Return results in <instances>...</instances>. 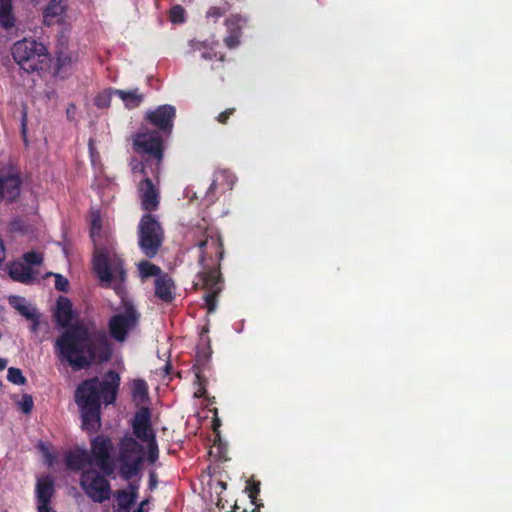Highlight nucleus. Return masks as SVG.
Instances as JSON below:
<instances>
[{"instance_id":"obj_42","label":"nucleus","mask_w":512,"mask_h":512,"mask_svg":"<svg viewBox=\"0 0 512 512\" xmlns=\"http://www.w3.org/2000/svg\"><path fill=\"white\" fill-rule=\"evenodd\" d=\"M95 105L98 108H105L110 105V97L106 94H98L95 98Z\"/></svg>"},{"instance_id":"obj_19","label":"nucleus","mask_w":512,"mask_h":512,"mask_svg":"<svg viewBox=\"0 0 512 512\" xmlns=\"http://www.w3.org/2000/svg\"><path fill=\"white\" fill-rule=\"evenodd\" d=\"M154 284L156 297L166 303L173 301L175 297V284L167 273H163L160 277L156 278Z\"/></svg>"},{"instance_id":"obj_38","label":"nucleus","mask_w":512,"mask_h":512,"mask_svg":"<svg viewBox=\"0 0 512 512\" xmlns=\"http://www.w3.org/2000/svg\"><path fill=\"white\" fill-rule=\"evenodd\" d=\"M23 413L29 414L33 409V399L30 395H23L22 400L19 403Z\"/></svg>"},{"instance_id":"obj_33","label":"nucleus","mask_w":512,"mask_h":512,"mask_svg":"<svg viewBox=\"0 0 512 512\" xmlns=\"http://www.w3.org/2000/svg\"><path fill=\"white\" fill-rule=\"evenodd\" d=\"M147 443V453L146 460L149 464H155V462L159 458V447L156 438L146 441Z\"/></svg>"},{"instance_id":"obj_5","label":"nucleus","mask_w":512,"mask_h":512,"mask_svg":"<svg viewBox=\"0 0 512 512\" xmlns=\"http://www.w3.org/2000/svg\"><path fill=\"white\" fill-rule=\"evenodd\" d=\"M119 475L123 480H131L142 470L144 447L135 438L125 436L119 443Z\"/></svg>"},{"instance_id":"obj_45","label":"nucleus","mask_w":512,"mask_h":512,"mask_svg":"<svg viewBox=\"0 0 512 512\" xmlns=\"http://www.w3.org/2000/svg\"><path fill=\"white\" fill-rule=\"evenodd\" d=\"M101 230V223L99 218H94L91 223V237L94 239L96 234Z\"/></svg>"},{"instance_id":"obj_3","label":"nucleus","mask_w":512,"mask_h":512,"mask_svg":"<svg viewBox=\"0 0 512 512\" xmlns=\"http://www.w3.org/2000/svg\"><path fill=\"white\" fill-rule=\"evenodd\" d=\"M120 375L109 370L104 380L100 381L98 377H92L82 381L76 389L75 401L78 406H101V400L105 405L115 403L119 386Z\"/></svg>"},{"instance_id":"obj_29","label":"nucleus","mask_w":512,"mask_h":512,"mask_svg":"<svg viewBox=\"0 0 512 512\" xmlns=\"http://www.w3.org/2000/svg\"><path fill=\"white\" fill-rule=\"evenodd\" d=\"M138 270L142 278H148L152 276L158 278L163 274L159 266L147 260H143L138 263Z\"/></svg>"},{"instance_id":"obj_53","label":"nucleus","mask_w":512,"mask_h":512,"mask_svg":"<svg viewBox=\"0 0 512 512\" xmlns=\"http://www.w3.org/2000/svg\"><path fill=\"white\" fill-rule=\"evenodd\" d=\"M148 503H149V500H148V499L142 500V501L139 503L138 507H141V508H143V510H145V506H146V505H148Z\"/></svg>"},{"instance_id":"obj_4","label":"nucleus","mask_w":512,"mask_h":512,"mask_svg":"<svg viewBox=\"0 0 512 512\" xmlns=\"http://www.w3.org/2000/svg\"><path fill=\"white\" fill-rule=\"evenodd\" d=\"M11 54L19 67L27 73H32L42 69L49 57V52L44 43L32 38H23L16 41Z\"/></svg>"},{"instance_id":"obj_51","label":"nucleus","mask_w":512,"mask_h":512,"mask_svg":"<svg viewBox=\"0 0 512 512\" xmlns=\"http://www.w3.org/2000/svg\"><path fill=\"white\" fill-rule=\"evenodd\" d=\"M172 370V365L171 363H166L165 366H164V372H165V375H169L170 372Z\"/></svg>"},{"instance_id":"obj_23","label":"nucleus","mask_w":512,"mask_h":512,"mask_svg":"<svg viewBox=\"0 0 512 512\" xmlns=\"http://www.w3.org/2000/svg\"><path fill=\"white\" fill-rule=\"evenodd\" d=\"M190 46L193 52H199L200 57L204 60H218L223 62L225 59V55L221 52L215 51L212 47L208 46L205 42H200L196 40L190 41Z\"/></svg>"},{"instance_id":"obj_12","label":"nucleus","mask_w":512,"mask_h":512,"mask_svg":"<svg viewBox=\"0 0 512 512\" xmlns=\"http://www.w3.org/2000/svg\"><path fill=\"white\" fill-rule=\"evenodd\" d=\"M175 118L176 108L170 104L157 106L153 110H148L145 115V120L166 137H169L173 131Z\"/></svg>"},{"instance_id":"obj_15","label":"nucleus","mask_w":512,"mask_h":512,"mask_svg":"<svg viewBox=\"0 0 512 512\" xmlns=\"http://www.w3.org/2000/svg\"><path fill=\"white\" fill-rule=\"evenodd\" d=\"M54 492V481L49 475L41 477L37 480L35 493L38 512H47L53 510L50 506V503Z\"/></svg>"},{"instance_id":"obj_16","label":"nucleus","mask_w":512,"mask_h":512,"mask_svg":"<svg viewBox=\"0 0 512 512\" xmlns=\"http://www.w3.org/2000/svg\"><path fill=\"white\" fill-rule=\"evenodd\" d=\"M21 183L17 174L0 172V203L3 200L14 201L20 195Z\"/></svg>"},{"instance_id":"obj_11","label":"nucleus","mask_w":512,"mask_h":512,"mask_svg":"<svg viewBox=\"0 0 512 512\" xmlns=\"http://www.w3.org/2000/svg\"><path fill=\"white\" fill-rule=\"evenodd\" d=\"M113 443L108 436L98 435L91 441L90 455L93 464L105 475H112L115 470L111 457Z\"/></svg>"},{"instance_id":"obj_18","label":"nucleus","mask_w":512,"mask_h":512,"mask_svg":"<svg viewBox=\"0 0 512 512\" xmlns=\"http://www.w3.org/2000/svg\"><path fill=\"white\" fill-rule=\"evenodd\" d=\"M66 467L74 472L83 471L86 466L93 465L91 455L86 449L70 451L65 455Z\"/></svg>"},{"instance_id":"obj_21","label":"nucleus","mask_w":512,"mask_h":512,"mask_svg":"<svg viewBox=\"0 0 512 512\" xmlns=\"http://www.w3.org/2000/svg\"><path fill=\"white\" fill-rule=\"evenodd\" d=\"M9 276L14 281L23 284H32L36 280V273L32 268L21 262H13L9 267Z\"/></svg>"},{"instance_id":"obj_25","label":"nucleus","mask_w":512,"mask_h":512,"mask_svg":"<svg viewBox=\"0 0 512 512\" xmlns=\"http://www.w3.org/2000/svg\"><path fill=\"white\" fill-rule=\"evenodd\" d=\"M116 95L121 98V100L124 102L125 106L129 109H133L138 107L144 99L143 94L139 93L138 89L134 90H115Z\"/></svg>"},{"instance_id":"obj_9","label":"nucleus","mask_w":512,"mask_h":512,"mask_svg":"<svg viewBox=\"0 0 512 512\" xmlns=\"http://www.w3.org/2000/svg\"><path fill=\"white\" fill-rule=\"evenodd\" d=\"M134 150L146 158L151 159L155 169H160L164 157V139L158 131H139L133 140Z\"/></svg>"},{"instance_id":"obj_48","label":"nucleus","mask_w":512,"mask_h":512,"mask_svg":"<svg viewBox=\"0 0 512 512\" xmlns=\"http://www.w3.org/2000/svg\"><path fill=\"white\" fill-rule=\"evenodd\" d=\"M30 320L32 321L31 331L36 332L38 329L39 323H40L39 316L37 315L36 312H35V316L33 318H31Z\"/></svg>"},{"instance_id":"obj_52","label":"nucleus","mask_w":512,"mask_h":512,"mask_svg":"<svg viewBox=\"0 0 512 512\" xmlns=\"http://www.w3.org/2000/svg\"><path fill=\"white\" fill-rule=\"evenodd\" d=\"M7 366V360L0 358V371L4 370Z\"/></svg>"},{"instance_id":"obj_17","label":"nucleus","mask_w":512,"mask_h":512,"mask_svg":"<svg viewBox=\"0 0 512 512\" xmlns=\"http://www.w3.org/2000/svg\"><path fill=\"white\" fill-rule=\"evenodd\" d=\"M224 24L227 35L224 37L223 42L229 49H234L240 44L245 20L239 15H231L225 20Z\"/></svg>"},{"instance_id":"obj_26","label":"nucleus","mask_w":512,"mask_h":512,"mask_svg":"<svg viewBox=\"0 0 512 512\" xmlns=\"http://www.w3.org/2000/svg\"><path fill=\"white\" fill-rule=\"evenodd\" d=\"M114 497L117 501L115 512H130V509L136 503L126 489L117 490L114 493Z\"/></svg>"},{"instance_id":"obj_7","label":"nucleus","mask_w":512,"mask_h":512,"mask_svg":"<svg viewBox=\"0 0 512 512\" xmlns=\"http://www.w3.org/2000/svg\"><path fill=\"white\" fill-rule=\"evenodd\" d=\"M92 264L95 274L105 287H109L113 280L122 283L126 279L123 259L115 254L110 256L103 249H96Z\"/></svg>"},{"instance_id":"obj_13","label":"nucleus","mask_w":512,"mask_h":512,"mask_svg":"<svg viewBox=\"0 0 512 512\" xmlns=\"http://www.w3.org/2000/svg\"><path fill=\"white\" fill-rule=\"evenodd\" d=\"M133 434L137 439L146 442L156 438V434L151 424V411L149 407L139 408L132 420Z\"/></svg>"},{"instance_id":"obj_32","label":"nucleus","mask_w":512,"mask_h":512,"mask_svg":"<svg viewBox=\"0 0 512 512\" xmlns=\"http://www.w3.org/2000/svg\"><path fill=\"white\" fill-rule=\"evenodd\" d=\"M193 368L196 370L194 384L197 385V390L195 391L194 396L196 398H202L207 393V390H206L207 380L201 374V371L199 370V368L197 366H194Z\"/></svg>"},{"instance_id":"obj_10","label":"nucleus","mask_w":512,"mask_h":512,"mask_svg":"<svg viewBox=\"0 0 512 512\" xmlns=\"http://www.w3.org/2000/svg\"><path fill=\"white\" fill-rule=\"evenodd\" d=\"M140 317V313L132 304H126L123 312L112 315L108 320L110 337L118 343H124L129 333L138 326Z\"/></svg>"},{"instance_id":"obj_50","label":"nucleus","mask_w":512,"mask_h":512,"mask_svg":"<svg viewBox=\"0 0 512 512\" xmlns=\"http://www.w3.org/2000/svg\"><path fill=\"white\" fill-rule=\"evenodd\" d=\"M221 421L218 417H215L212 421V427L214 431H217V429L220 427Z\"/></svg>"},{"instance_id":"obj_43","label":"nucleus","mask_w":512,"mask_h":512,"mask_svg":"<svg viewBox=\"0 0 512 512\" xmlns=\"http://www.w3.org/2000/svg\"><path fill=\"white\" fill-rule=\"evenodd\" d=\"M235 112V108H228L225 111L221 112L217 117L216 120L220 124H227L229 118L231 115H233Z\"/></svg>"},{"instance_id":"obj_37","label":"nucleus","mask_w":512,"mask_h":512,"mask_svg":"<svg viewBox=\"0 0 512 512\" xmlns=\"http://www.w3.org/2000/svg\"><path fill=\"white\" fill-rule=\"evenodd\" d=\"M55 277V288L61 292H67L69 288V281L61 274H54Z\"/></svg>"},{"instance_id":"obj_24","label":"nucleus","mask_w":512,"mask_h":512,"mask_svg":"<svg viewBox=\"0 0 512 512\" xmlns=\"http://www.w3.org/2000/svg\"><path fill=\"white\" fill-rule=\"evenodd\" d=\"M131 169L134 175L140 174L143 178L149 177L150 174L157 177L160 171V169H155V164L151 159L144 156H142L140 161L132 160Z\"/></svg>"},{"instance_id":"obj_1","label":"nucleus","mask_w":512,"mask_h":512,"mask_svg":"<svg viewBox=\"0 0 512 512\" xmlns=\"http://www.w3.org/2000/svg\"><path fill=\"white\" fill-rule=\"evenodd\" d=\"M53 318L57 326L64 329L55 340V353L73 370L89 368L95 361L99 363L110 361L113 354L112 344L105 335L99 336L93 345L89 344V328L83 321H74L77 315L69 298L58 297Z\"/></svg>"},{"instance_id":"obj_8","label":"nucleus","mask_w":512,"mask_h":512,"mask_svg":"<svg viewBox=\"0 0 512 512\" xmlns=\"http://www.w3.org/2000/svg\"><path fill=\"white\" fill-rule=\"evenodd\" d=\"M99 469H86L81 472L79 484L86 496L95 503H103L110 499L111 485L107 477Z\"/></svg>"},{"instance_id":"obj_49","label":"nucleus","mask_w":512,"mask_h":512,"mask_svg":"<svg viewBox=\"0 0 512 512\" xmlns=\"http://www.w3.org/2000/svg\"><path fill=\"white\" fill-rule=\"evenodd\" d=\"M157 484L156 480V474L154 472H151L149 475V487L150 489H153Z\"/></svg>"},{"instance_id":"obj_2","label":"nucleus","mask_w":512,"mask_h":512,"mask_svg":"<svg viewBox=\"0 0 512 512\" xmlns=\"http://www.w3.org/2000/svg\"><path fill=\"white\" fill-rule=\"evenodd\" d=\"M203 239L197 246L200 249L199 263L202 271L197 274L195 288L206 291L204 295L208 313L216 310L217 298L223 289V278L220 271V263L224 257L223 240L214 227H206L201 230Z\"/></svg>"},{"instance_id":"obj_34","label":"nucleus","mask_w":512,"mask_h":512,"mask_svg":"<svg viewBox=\"0 0 512 512\" xmlns=\"http://www.w3.org/2000/svg\"><path fill=\"white\" fill-rule=\"evenodd\" d=\"M7 379L16 385H24L26 383V378L23 376L22 371L15 367H10L8 369Z\"/></svg>"},{"instance_id":"obj_31","label":"nucleus","mask_w":512,"mask_h":512,"mask_svg":"<svg viewBox=\"0 0 512 512\" xmlns=\"http://www.w3.org/2000/svg\"><path fill=\"white\" fill-rule=\"evenodd\" d=\"M230 10V5L226 1L221 6H211L206 12V18L216 23L222 16Z\"/></svg>"},{"instance_id":"obj_41","label":"nucleus","mask_w":512,"mask_h":512,"mask_svg":"<svg viewBox=\"0 0 512 512\" xmlns=\"http://www.w3.org/2000/svg\"><path fill=\"white\" fill-rule=\"evenodd\" d=\"M211 355V347L209 345V340L207 341V347L203 348L202 350L197 351V361L198 362H207Z\"/></svg>"},{"instance_id":"obj_22","label":"nucleus","mask_w":512,"mask_h":512,"mask_svg":"<svg viewBox=\"0 0 512 512\" xmlns=\"http://www.w3.org/2000/svg\"><path fill=\"white\" fill-rule=\"evenodd\" d=\"M81 410L82 425L87 430H94L100 426L101 406H79Z\"/></svg>"},{"instance_id":"obj_54","label":"nucleus","mask_w":512,"mask_h":512,"mask_svg":"<svg viewBox=\"0 0 512 512\" xmlns=\"http://www.w3.org/2000/svg\"><path fill=\"white\" fill-rule=\"evenodd\" d=\"M217 484H218V486H220V488H221L222 490H225V489H226V487H227V484H226L225 482H223V481H218V483H217Z\"/></svg>"},{"instance_id":"obj_14","label":"nucleus","mask_w":512,"mask_h":512,"mask_svg":"<svg viewBox=\"0 0 512 512\" xmlns=\"http://www.w3.org/2000/svg\"><path fill=\"white\" fill-rule=\"evenodd\" d=\"M138 194L143 210L151 213L159 206V189L155 186L150 177L142 178L138 184Z\"/></svg>"},{"instance_id":"obj_20","label":"nucleus","mask_w":512,"mask_h":512,"mask_svg":"<svg viewBox=\"0 0 512 512\" xmlns=\"http://www.w3.org/2000/svg\"><path fill=\"white\" fill-rule=\"evenodd\" d=\"M66 0H51L43 11V23L51 26L61 22L66 12Z\"/></svg>"},{"instance_id":"obj_55","label":"nucleus","mask_w":512,"mask_h":512,"mask_svg":"<svg viewBox=\"0 0 512 512\" xmlns=\"http://www.w3.org/2000/svg\"><path fill=\"white\" fill-rule=\"evenodd\" d=\"M208 332V328L207 327H204L202 329V333H201V337H200V340L203 341V335L206 334Z\"/></svg>"},{"instance_id":"obj_57","label":"nucleus","mask_w":512,"mask_h":512,"mask_svg":"<svg viewBox=\"0 0 512 512\" xmlns=\"http://www.w3.org/2000/svg\"><path fill=\"white\" fill-rule=\"evenodd\" d=\"M134 512H145V510H143L141 507H137Z\"/></svg>"},{"instance_id":"obj_56","label":"nucleus","mask_w":512,"mask_h":512,"mask_svg":"<svg viewBox=\"0 0 512 512\" xmlns=\"http://www.w3.org/2000/svg\"><path fill=\"white\" fill-rule=\"evenodd\" d=\"M5 3H12V0H0V5H3Z\"/></svg>"},{"instance_id":"obj_40","label":"nucleus","mask_w":512,"mask_h":512,"mask_svg":"<svg viewBox=\"0 0 512 512\" xmlns=\"http://www.w3.org/2000/svg\"><path fill=\"white\" fill-rule=\"evenodd\" d=\"M128 485H127V491H128V494L133 497V499L135 501H137L138 499V496H139V482L138 481H130L128 480Z\"/></svg>"},{"instance_id":"obj_39","label":"nucleus","mask_w":512,"mask_h":512,"mask_svg":"<svg viewBox=\"0 0 512 512\" xmlns=\"http://www.w3.org/2000/svg\"><path fill=\"white\" fill-rule=\"evenodd\" d=\"M246 489L249 492V498L251 499L252 503H255V500L260 493V483L255 481L249 482Z\"/></svg>"},{"instance_id":"obj_36","label":"nucleus","mask_w":512,"mask_h":512,"mask_svg":"<svg viewBox=\"0 0 512 512\" xmlns=\"http://www.w3.org/2000/svg\"><path fill=\"white\" fill-rule=\"evenodd\" d=\"M23 260L25 261V263L28 266L29 265H40L43 261V257L40 253H37L35 251H29L23 255Z\"/></svg>"},{"instance_id":"obj_6","label":"nucleus","mask_w":512,"mask_h":512,"mask_svg":"<svg viewBox=\"0 0 512 512\" xmlns=\"http://www.w3.org/2000/svg\"><path fill=\"white\" fill-rule=\"evenodd\" d=\"M138 245L147 258H154L164 241V231L154 215L144 214L138 224Z\"/></svg>"},{"instance_id":"obj_44","label":"nucleus","mask_w":512,"mask_h":512,"mask_svg":"<svg viewBox=\"0 0 512 512\" xmlns=\"http://www.w3.org/2000/svg\"><path fill=\"white\" fill-rule=\"evenodd\" d=\"M219 177H222V178L226 177V172H221V173L217 174L215 179H213L212 183L210 184V186L207 190V194H206L207 198L209 197L210 194H213L215 192V190L217 189Z\"/></svg>"},{"instance_id":"obj_35","label":"nucleus","mask_w":512,"mask_h":512,"mask_svg":"<svg viewBox=\"0 0 512 512\" xmlns=\"http://www.w3.org/2000/svg\"><path fill=\"white\" fill-rule=\"evenodd\" d=\"M184 14V8L180 5H175L170 10V20L173 23H182L184 22Z\"/></svg>"},{"instance_id":"obj_46","label":"nucleus","mask_w":512,"mask_h":512,"mask_svg":"<svg viewBox=\"0 0 512 512\" xmlns=\"http://www.w3.org/2000/svg\"><path fill=\"white\" fill-rule=\"evenodd\" d=\"M21 133H22L24 140L26 141V133H27V114H26V112H24L22 115Z\"/></svg>"},{"instance_id":"obj_30","label":"nucleus","mask_w":512,"mask_h":512,"mask_svg":"<svg viewBox=\"0 0 512 512\" xmlns=\"http://www.w3.org/2000/svg\"><path fill=\"white\" fill-rule=\"evenodd\" d=\"M132 397L143 402L148 399V385L143 379L134 380L132 385Z\"/></svg>"},{"instance_id":"obj_47","label":"nucleus","mask_w":512,"mask_h":512,"mask_svg":"<svg viewBox=\"0 0 512 512\" xmlns=\"http://www.w3.org/2000/svg\"><path fill=\"white\" fill-rule=\"evenodd\" d=\"M6 259V248L3 242V239L0 237V264H2Z\"/></svg>"},{"instance_id":"obj_27","label":"nucleus","mask_w":512,"mask_h":512,"mask_svg":"<svg viewBox=\"0 0 512 512\" xmlns=\"http://www.w3.org/2000/svg\"><path fill=\"white\" fill-rule=\"evenodd\" d=\"M15 21L12 3L0 5V26L5 30H9L15 26Z\"/></svg>"},{"instance_id":"obj_28","label":"nucleus","mask_w":512,"mask_h":512,"mask_svg":"<svg viewBox=\"0 0 512 512\" xmlns=\"http://www.w3.org/2000/svg\"><path fill=\"white\" fill-rule=\"evenodd\" d=\"M9 304L16 309L26 319H31L35 316V308L25 304V299L21 296H11Z\"/></svg>"}]
</instances>
